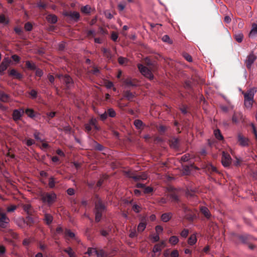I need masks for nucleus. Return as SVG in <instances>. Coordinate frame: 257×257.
I'll list each match as a JSON object with an SVG mask.
<instances>
[{"mask_svg":"<svg viewBox=\"0 0 257 257\" xmlns=\"http://www.w3.org/2000/svg\"><path fill=\"white\" fill-rule=\"evenodd\" d=\"M189 233V231L188 229H184L181 232L180 235L183 237H186Z\"/></svg>","mask_w":257,"mask_h":257,"instance_id":"49","label":"nucleus"},{"mask_svg":"<svg viewBox=\"0 0 257 257\" xmlns=\"http://www.w3.org/2000/svg\"><path fill=\"white\" fill-rule=\"evenodd\" d=\"M40 135V133L39 132H38L37 131H36L34 133V138H35L36 140L40 141L41 142H42L43 140H41V139L39 137Z\"/></svg>","mask_w":257,"mask_h":257,"instance_id":"58","label":"nucleus"},{"mask_svg":"<svg viewBox=\"0 0 257 257\" xmlns=\"http://www.w3.org/2000/svg\"><path fill=\"white\" fill-rule=\"evenodd\" d=\"M190 159V155L188 154H186L182 156L180 160L182 162H187Z\"/></svg>","mask_w":257,"mask_h":257,"instance_id":"44","label":"nucleus"},{"mask_svg":"<svg viewBox=\"0 0 257 257\" xmlns=\"http://www.w3.org/2000/svg\"><path fill=\"white\" fill-rule=\"evenodd\" d=\"M147 225V223L145 222H140L138 226V231L139 232H143L146 228Z\"/></svg>","mask_w":257,"mask_h":257,"instance_id":"30","label":"nucleus"},{"mask_svg":"<svg viewBox=\"0 0 257 257\" xmlns=\"http://www.w3.org/2000/svg\"><path fill=\"white\" fill-rule=\"evenodd\" d=\"M94 148L95 150L99 151H102L103 150V149H104L103 146L102 145H101V144L98 143L97 142L94 141Z\"/></svg>","mask_w":257,"mask_h":257,"instance_id":"38","label":"nucleus"},{"mask_svg":"<svg viewBox=\"0 0 257 257\" xmlns=\"http://www.w3.org/2000/svg\"><path fill=\"white\" fill-rule=\"evenodd\" d=\"M24 210L27 212L28 215H31L32 213V206L29 204H25L23 206Z\"/></svg>","mask_w":257,"mask_h":257,"instance_id":"27","label":"nucleus"},{"mask_svg":"<svg viewBox=\"0 0 257 257\" xmlns=\"http://www.w3.org/2000/svg\"><path fill=\"white\" fill-rule=\"evenodd\" d=\"M243 38V35L241 33H236L234 35V38L238 43H241L242 41Z\"/></svg>","mask_w":257,"mask_h":257,"instance_id":"32","label":"nucleus"},{"mask_svg":"<svg viewBox=\"0 0 257 257\" xmlns=\"http://www.w3.org/2000/svg\"><path fill=\"white\" fill-rule=\"evenodd\" d=\"M134 125L138 129H141L143 125V122L140 119H136L134 121Z\"/></svg>","mask_w":257,"mask_h":257,"instance_id":"34","label":"nucleus"},{"mask_svg":"<svg viewBox=\"0 0 257 257\" xmlns=\"http://www.w3.org/2000/svg\"><path fill=\"white\" fill-rule=\"evenodd\" d=\"M257 59V56L254 54L253 52H251L246 57L244 60V63L246 68L250 70L254 62Z\"/></svg>","mask_w":257,"mask_h":257,"instance_id":"4","label":"nucleus"},{"mask_svg":"<svg viewBox=\"0 0 257 257\" xmlns=\"http://www.w3.org/2000/svg\"><path fill=\"white\" fill-rule=\"evenodd\" d=\"M162 40L164 41V42H168L169 43H171L172 42L170 41V37H169V36L166 35H164L163 38H162Z\"/></svg>","mask_w":257,"mask_h":257,"instance_id":"60","label":"nucleus"},{"mask_svg":"<svg viewBox=\"0 0 257 257\" xmlns=\"http://www.w3.org/2000/svg\"><path fill=\"white\" fill-rule=\"evenodd\" d=\"M125 6H126V4L125 2H121V3H120L118 5V9L119 11H122L125 7Z\"/></svg>","mask_w":257,"mask_h":257,"instance_id":"46","label":"nucleus"},{"mask_svg":"<svg viewBox=\"0 0 257 257\" xmlns=\"http://www.w3.org/2000/svg\"><path fill=\"white\" fill-rule=\"evenodd\" d=\"M56 194L54 192L43 193L41 195V199L43 202L47 203L49 205L53 203L56 199Z\"/></svg>","mask_w":257,"mask_h":257,"instance_id":"2","label":"nucleus"},{"mask_svg":"<svg viewBox=\"0 0 257 257\" xmlns=\"http://www.w3.org/2000/svg\"><path fill=\"white\" fill-rule=\"evenodd\" d=\"M64 251L68 253L69 257H75L74 252L73 251L71 247H69L65 249Z\"/></svg>","mask_w":257,"mask_h":257,"instance_id":"37","label":"nucleus"},{"mask_svg":"<svg viewBox=\"0 0 257 257\" xmlns=\"http://www.w3.org/2000/svg\"><path fill=\"white\" fill-rule=\"evenodd\" d=\"M91 8L88 5H86L81 8V11L82 13L88 14L90 13Z\"/></svg>","mask_w":257,"mask_h":257,"instance_id":"35","label":"nucleus"},{"mask_svg":"<svg viewBox=\"0 0 257 257\" xmlns=\"http://www.w3.org/2000/svg\"><path fill=\"white\" fill-rule=\"evenodd\" d=\"M184 57L185 58V59L188 61V62H192V57L188 54L187 53H185L183 55Z\"/></svg>","mask_w":257,"mask_h":257,"instance_id":"64","label":"nucleus"},{"mask_svg":"<svg viewBox=\"0 0 257 257\" xmlns=\"http://www.w3.org/2000/svg\"><path fill=\"white\" fill-rule=\"evenodd\" d=\"M122 81L124 85L125 88H130V87L136 86L137 85L135 84L132 80V78L128 77L126 79H123Z\"/></svg>","mask_w":257,"mask_h":257,"instance_id":"15","label":"nucleus"},{"mask_svg":"<svg viewBox=\"0 0 257 257\" xmlns=\"http://www.w3.org/2000/svg\"><path fill=\"white\" fill-rule=\"evenodd\" d=\"M65 234L71 238H75V234L72 232L70 229H66L65 231Z\"/></svg>","mask_w":257,"mask_h":257,"instance_id":"43","label":"nucleus"},{"mask_svg":"<svg viewBox=\"0 0 257 257\" xmlns=\"http://www.w3.org/2000/svg\"><path fill=\"white\" fill-rule=\"evenodd\" d=\"M179 241L178 238L176 236H172L169 239V242L173 245H175Z\"/></svg>","mask_w":257,"mask_h":257,"instance_id":"36","label":"nucleus"},{"mask_svg":"<svg viewBox=\"0 0 257 257\" xmlns=\"http://www.w3.org/2000/svg\"><path fill=\"white\" fill-rule=\"evenodd\" d=\"M95 254H96L97 257H104L105 253L104 251H103L102 250H97V252H95Z\"/></svg>","mask_w":257,"mask_h":257,"instance_id":"54","label":"nucleus"},{"mask_svg":"<svg viewBox=\"0 0 257 257\" xmlns=\"http://www.w3.org/2000/svg\"><path fill=\"white\" fill-rule=\"evenodd\" d=\"M155 230L157 234H159L160 232H162L163 230V228L160 225H157L155 227Z\"/></svg>","mask_w":257,"mask_h":257,"instance_id":"62","label":"nucleus"},{"mask_svg":"<svg viewBox=\"0 0 257 257\" xmlns=\"http://www.w3.org/2000/svg\"><path fill=\"white\" fill-rule=\"evenodd\" d=\"M102 51L103 53L104 57H105L108 60L111 59V58L113 57V55L110 50L106 49L105 48H103L102 49Z\"/></svg>","mask_w":257,"mask_h":257,"instance_id":"18","label":"nucleus"},{"mask_svg":"<svg viewBox=\"0 0 257 257\" xmlns=\"http://www.w3.org/2000/svg\"><path fill=\"white\" fill-rule=\"evenodd\" d=\"M127 61V59L126 58L122 57H119L118 58V62L121 65L124 64Z\"/></svg>","mask_w":257,"mask_h":257,"instance_id":"47","label":"nucleus"},{"mask_svg":"<svg viewBox=\"0 0 257 257\" xmlns=\"http://www.w3.org/2000/svg\"><path fill=\"white\" fill-rule=\"evenodd\" d=\"M107 113V115L111 117H114L116 115V113H115V110L113 108H111L108 109Z\"/></svg>","mask_w":257,"mask_h":257,"instance_id":"39","label":"nucleus"},{"mask_svg":"<svg viewBox=\"0 0 257 257\" xmlns=\"http://www.w3.org/2000/svg\"><path fill=\"white\" fill-rule=\"evenodd\" d=\"M153 191V188L151 187H145V189L144 192L145 194H149Z\"/></svg>","mask_w":257,"mask_h":257,"instance_id":"50","label":"nucleus"},{"mask_svg":"<svg viewBox=\"0 0 257 257\" xmlns=\"http://www.w3.org/2000/svg\"><path fill=\"white\" fill-rule=\"evenodd\" d=\"M250 125H251V126L252 127V132H253V133L254 135L255 139L257 140V131H256V128H255L254 124L252 123H251Z\"/></svg>","mask_w":257,"mask_h":257,"instance_id":"63","label":"nucleus"},{"mask_svg":"<svg viewBox=\"0 0 257 257\" xmlns=\"http://www.w3.org/2000/svg\"><path fill=\"white\" fill-rule=\"evenodd\" d=\"M214 135L215 138L218 140H222L223 139L219 130L217 129L214 131Z\"/></svg>","mask_w":257,"mask_h":257,"instance_id":"31","label":"nucleus"},{"mask_svg":"<svg viewBox=\"0 0 257 257\" xmlns=\"http://www.w3.org/2000/svg\"><path fill=\"white\" fill-rule=\"evenodd\" d=\"M24 111L23 109H15L13 113V118L14 120H20L23 114Z\"/></svg>","mask_w":257,"mask_h":257,"instance_id":"12","label":"nucleus"},{"mask_svg":"<svg viewBox=\"0 0 257 257\" xmlns=\"http://www.w3.org/2000/svg\"><path fill=\"white\" fill-rule=\"evenodd\" d=\"M186 195L188 198H193L195 196V192L193 191H189L188 190V191L186 192Z\"/></svg>","mask_w":257,"mask_h":257,"instance_id":"53","label":"nucleus"},{"mask_svg":"<svg viewBox=\"0 0 257 257\" xmlns=\"http://www.w3.org/2000/svg\"><path fill=\"white\" fill-rule=\"evenodd\" d=\"M47 20L49 23L55 24L58 20L57 17L55 15H49L46 17Z\"/></svg>","mask_w":257,"mask_h":257,"instance_id":"23","label":"nucleus"},{"mask_svg":"<svg viewBox=\"0 0 257 257\" xmlns=\"http://www.w3.org/2000/svg\"><path fill=\"white\" fill-rule=\"evenodd\" d=\"M25 29L27 31H31L32 29V25L31 23L28 22L25 25Z\"/></svg>","mask_w":257,"mask_h":257,"instance_id":"51","label":"nucleus"},{"mask_svg":"<svg viewBox=\"0 0 257 257\" xmlns=\"http://www.w3.org/2000/svg\"><path fill=\"white\" fill-rule=\"evenodd\" d=\"M8 21L6 20L5 16L4 15H0V23L7 24Z\"/></svg>","mask_w":257,"mask_h":257,"instance_id":"52","label":"nucleus"},{"mask_svg":"<svg viewBox=\"0 0 257 257\" xmlns=\"http://www.w3.org/2000/svg\"><path fill=\"white\" fill-rule=\"evenodd\" d=\"M179 140L177 138H172L170 141V146L172 148L177 149L179 147Z\"/></svg>","mask_w":257,"mask_h":257,"instance_id":"21","label":"nucleus"},{"mask_svg":"<svg viewBox=\"0 0 257 257\" xmlns=\"http://www.w3.org/2000/svg\"><path fill=\"white\" fill-rule=\"evenodd\" d=\"M97 252V249L95 248H88L87 251L86 253L88 254L89 255H92L93 253Z\"/></svg>","mask_w":257,"mask_h":257,"instance_id":"45","label":"nucleus"},{"mask_svg":"<svg viewBox=\"0 0 257 257\" xmlns=\"http://www.w3.org/2000/svg\"><path fill=\"white\" fill-rule=\"evenodd\" d=\"M26 65L28 68L31 70H34L36 69V66L34 63H31L30 61H27L26 62Z\"/></svg>","mask_w":257,"mask_h":257,"instance_id":"41","label":"nucleus"},{"mask_svg":"<svg viewBox=\"0 0 257 257\" xmlns=\"http://www.w3.org/2000/svg\"><path fill=\"white\" fill-rule=\"evenodd\" d=\"M165 243L164 241H162L161 243L156 244L153 247V251L154 253L160 252L165 246Z\"/></svg>","mask_w":257,"mask_h":257,"instance_id":"16","label":"nucleus"},{"mask_svg":"<svg viewBox=\"0 0 257 257\" xmlns=\"http://www.w3.org/2000/svg\"><path fill=\"white\" fill-rule=\"evenodd\" d=\"M55 179L53 177H51L49 179V186L50 188H53L55 187Z\"/></svg>","mask_w":257,"mask_h":257,"instance_id":"40","label":"nucleus"},{"mask_svg":"<svg viewBox=\"0 0 257 257\" xmlns=\"http://www.w3.org/2000/svg\"><path fill=\"white\" fill-rule=\"evenodd\" d=\"M200 210L201 213L207 218H209L211 214L209 212V209L205 206H201L200 207Z\"/></svg>","mask_w":257,"mask_h":257,"instance_id":"20","label":"nucleus"},{"mask_svg":"<svg viewBox=\"0 0 257 257\" xmlns=\"http://www.w3.org/2000/svg\"><path fill=\"white\" fill-rule=\"evenodd\" d=\"M63 15L65 17H69L70 20L75 22H77L80 18V14L77 12H65L63 13Z\"/></svg>","mask_w":257,"mask_h":257,"instance_id":"10","label":"nucleus"},{"mask_svg":"<svg viewBox=\"0 0 257 257\" xmlns=\"http://www.w3.org/2000/svg\"><path fill=\"white\" fill-rule=\"evenodd\" d=\"M124 96L128 100L132 101L133 99L135 97V94L131 92L129 90H126L124 92Z\"/></svg>","mask_w":257,"mask_h":257,"instance_id":"24","label":"nucleus"},{"mask_svg":"<svg viewBox=\"0 0 257 257\" xmlns=\"http://www.w3.org/2000/svg\"><path fill=\"white\" fill-rule=\"evenodd\" d=\"M102 212H101L95 211L96 222H99L102 216Z\"/></svg>","mask_w":257,"mask_h":257,"instance_id":"42","label":"nucleus"},{"mask_svg":"<svg viewBox=\"0 0 257 257\" xmlns=\"http://www.w3.org/2000/svg\"><path fill=\"white\" fill-rule=\"evenodd\" d=\"M151 237L153 239V242H154L159 241L160 239V237L158 234L152 235Z\"/></svg>","mask_w":257,"mask_h":257,"instance_id":"61","label":"nucleus"},{"mask_svg":"<svg viewBox=\"0 0 257 257\" xmlns=\"http://www.w3.org/2000/svg\"><path fill=\"white\" fill-rule=\"evenodd\" d=\"M137 232L135 229H132L130 231L129 236L131 238L137 236Z\"/></svg>","mask_w":257,"mask_h":257,"instance_id":"59","label":"nucleus"},{"mask_svg":"<svg viewBox=\"0 0 257 257\" xmlns=\"http://www.w3.org/2000/svg\"><path fill=\"white\" fill-rule=\"evenodd\" d=\"M170 197L172 201L178 202L179 201L178 196L175 193L170 194Z\"/></svg>","mask_w":257,"mask_h":257,"instance_id":"48","label":"nucleus"},{"mask_svg":"<svg viewBox=\"0 0 257 257\" xmlns=\"http://www.w3.org/2000/svg\"><path fill=\"white\" fill-rule=\"evenodd\" d=\"M197 241V238L195 234H192L188 240V243L190 245H194Z\"/></svg>","mask_w":257,"mask_h":257,"instance_id":"29","label":"nucleus"},{"mask_svg":"<svg viewBox=\"0 0 257 257\" xmlns=\"http://www.w3.org/2000/svg\"><path fill=\"white\" fill-rule=\"evenodd\" d=\"M53 219V216L51 214L47 213L45 214L44 220L46 222L47 224H50L52 223Z\"/></svg>","mask_w":257,"mask_h":257,"instance_id":"28","label":"nucleus"},{"mask_svg":"<svg viewBox=\"0 0 257 257\" xmlns=\"http://www.w3.org/2000/svg\"><path fill=\"white\" fill-rule=\"evenodd\" d=\"M238 142L242 147H246L248 145V140L244 137L242 135L238 134L237 136Z\"/></svg>","mask_w":257,"mask_h":257,"instance_id":"14","label":"nucleus"},{"mask_svg":"<svg viewBox=\"0 0 257 257\" xmlns=\"http://www.w3.org/2000/svg\"><path fill=\"white\" fill-rule=\"evenodd\" d=\"M237 237L242 243L245 244H249L255 239L254 237L248 234L239 235Z\"/></svg>","mask_w":257,"mask_h":257,"instance_id":"6","label":"nucleus"},{"mask_svg":"<svg viewBox=\"0 0 257 257\" xmlns=\"http://www.w3.org/2000/svg\"><path fill=\"white\" fill-rule=\"evenodd\" d=\"M35 143V141L31 139H29L26 141V144L28 146H31L34 145Z\"/></svg>","mask_w":257,"mask_h":257,"instance_id":"57","label":"nucleus"},{"mask_svg":"<svg viewBox=\"0 0 257 257\" xmlns=\"http://www.w3.org/2000/svg\"><path fill=\"white\" fill-rule=\"evenodd\" d=\"M25 113L29 117L31 118H33L35 117V112L32 109H26L25 110Z\"/></svg>","mask_w":257,"mask_h":257,"instance_id":"33","label":"nucleus"},{"mask_svg":"<svg viewBox=\"0 0 257 257\" xmlns=\"http://www.w3.org/2000/svg\"><path fill=\"white\" fill-rule=\"evenodd\" d=\"M242 119V115L238 113H235L234 114V115L232 116V120L233 122L235 123H237L239 120H241Z\"/></svg>","mask_w":257,"mask_h":257,"instance_id":"26","label":"nucleus"},{"mask_svg":"<svg viewBox=\"0 0 257 257\" xmlns=\"http://www.w3.org/2000/svg\"><path fill=\"white\" fill-rule=\"evenodd\" d=\"M58 77L63 81L67 88H70L73 86V81L69 75H59Z\"/></svg>","mask_w":257,"mask_h":257,"instance_id":"8","label":"nucleus"},{"mask_svg":"<svg viewBox=\"0 0 257 257\" xmlns=\"http://www.w3.org/2000/svg\"><path fill=\"white\" fill-rule=\"evenodd\" d=\"M9 221L10 219L6 213L0 208V227L4 228L7 227Z\"/></svg>","mask_w":257,"mask_h":257,"instance_id":"7","label":"nucleus"},{"mask_svg":"<svg viewBox=\"0 0 257 257\" xmlns=\"http://www.w3.org/2000/svg\"><path fill=\"white\" fill-rule=\"evenodd\" d=\"M10 63L11 60L9 58H5L0 65V73L5 71Z\"/></svg>","mask_w":257,"mask_h":257,"instance_id":"13","label":"nucleus"},{"mask_svg":"<svg viewBox=\"0 0 257 257\" xmlns=\"http://www.w3.org/2000/svg\"><path fill=\"white\" fill-rule=\"evenodd\" d=\"M17 209V206L15 205H12L10 207L7 208V211L9 212H14Z\"/></svg>","mask_w":257,"mask_h":257,"instance_id":"55","label":"nucleus"},{"mask_svg":"<svg viewBox=\"0 0 257 257\" xmlns=\"http://www.w3.org/2000/svg\"><path fill=\"white\" fill-rule=\"evenodd\" d=\"M126 174L127 177L132 178L136 182L146 180L148 178L147 175L145 172H141L137 174L128 171L126 172Z\"/></svg>","mask_w":257,"mask_h":257,"instance_id":"3","label":"nucleus"},{"mask_svg":"<svg viewBox=\"0 0 257 257\" xmlns=\"http://www.w3.org/2000/svg\"><path fill=\"white\" fill-rule=\"evenodd\" d=\"M256 35H257V24L254 23L252 25V28L249 34V36L252 37Z\"/></svg>","mask_w":257,"mask_h":257,"instance_id":"25","label":"nucleus"},{"mask_svg":"<svg viewBox=\"0 0 257 257\" xmlns=\"http://www.w3.org/2000/svg\"><path fill=\"white\" fill-rule=\"evenodd\" d=\"M138 67L140 72L144 76L148 78L150 80H152L154 78L153 74L147 67L143 66L141 64H139L138 65Z\"/></svg>","mask_w":257,"mask_h":257,"instance_id":"5","label":"nucleus"},{"mask_svg":"<svg viewBox=\"0 0 257 257\" xmlns=\"http://www.w3.org/2000/svg\"><path fill=\"white\" fill-rule=\"evenodd\" d=\"M105 209V205L102 203L101 200L96 196L95 201V211L103 212Z\"/></svg>","mask_w":257,"mask_h":257,"instance_id":"11","label":"nucleus"},{"mask_svg":"<svg viewBox=\"0 0 257 257\" xmlns=\"http://www.w3.org/2000/svg\"><path fill=\"white\" fill-rule=\"evenodd\" d=\"M9 74L10 76H13L14 78L18 79H21L23 77V75L15 69L11 70Z\"/></svg>","mask_w":257,"mask_h":257,"instance_id":"17","label":"nucleus"},{"mask_svg":"<svg viewBox=\"0 0 257 257\" xmlns=\"http://www.w3.org/2000/svg\"><path fill=\"white\" fill-rule=\"evenodd\" d=\"M0 100L4 102H8L10 100V96L3 91H0Z\"/></svg>","mask_w":257,"mask_h":257,"instance_id":"19","label":"nucleus"},{"mask_svg":"<svg viewBox=\"0 0 257 257\" xmlns=\"http://www.w3.org/2000/svg\"><path fill=\"white\" fill-rule=\"evenodd\" d=\"M179 255L178 251L176 249L173 250L170 253L171 257H178Z\"/></svg>","mask_w":257,"mask_h":257,"instance_id":"56","label":"nucleus"},{"mask_svg":"<svg viewBox=\"0 0 257 257\" xmlns=\"http://www.w3.org/2000/svg\"><path fill=\"white\" fill-rule=\"evenodd\" d=\"M231 162V158L229 154L225 152H222L221 163L225 167H229Z\"/></svg>","mask_w":257,"mask_h":257,"instance_id":"9","label":"nucleus"},{"mask_svg":"<svg viewBox=\"0 0 257 257\" xmlns=\"http://www.w3.org/2000/svg\"><path fill=\"white\" fill-rule=\"evenodd\" d=\"M256 92V88L253 87L247 91L246 92H242L244 95V104L247 108H251L253 102L254 94Z\"/></svg>","mask_w":257,"mask_h":257,"instance_id":"1","label":"nucleus"},{"mask_svg":"<svg viewBox=\"0 0 257 257\" xmlns=\"http://www.w3.org/2000/svg\"><path fill=\"white\" fill-rule=\"evenodd\" d=\"M172 213L171 212L163 213L161 216V220L164 222H168L172 217Z\"/></svg>","mask_w":257,"mask_h":257,"instance_id":"22","label":"nucleus"}]
</instances>
